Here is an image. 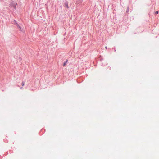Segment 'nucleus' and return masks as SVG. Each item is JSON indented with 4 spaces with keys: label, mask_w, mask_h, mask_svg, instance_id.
Returning <instances> with one entry per match:
<instances>
[{
    "label": "nucleus",
    "mask_w": 159,
    "mask_h": 159,
    "mask_svg": "<svg viewBox=\"0 0 159 159\" xmlns=\"http://www.w3.org/2000/svg\"><path fill=\"white\" fill-rule=\"evenodd\" d=\"M16 23H16V20H14V22H13V24H15L16 25Z\"/></svg>",
    "instance_id": "obj_5"
},
{
    "label": "nucleus",
    "mask_w": 159,
    "mask_h": 159,
    "mask_svg": "<svg viewBox=\"0 0 159 159\" xmlns=\"http://www.w3.org/2000/svg\"><path fill=\"white\" fill-rule=\"evenodd\" d=\"M16 25L20 29H21V27L19 25V24L18 23H16Z\"/></svg>",
    "instance_id": "obj_4"
},
{
    "label": "nucleus",
    "mask_w": 159,
    "mask_h": 159,
    "mask_svg": "<svg viewBox=\"0 0 159 159\" xmlns=\"http://www.w3.org/2000/svg\"><path fill=\"white\" fill-rule=\"evenodd\" d=\"M155 13H156V14H158V11H156V12H155Z\"/></svg>",
    "instance_id": "obj_8"
},
{
    "label": "nucleus",
    "mask_w": 159,
    "mask_h": 159,
    "mask_svg": "<svg viewBox=\"0 0 159 159\" xmlns=\"http://www.w3.org/2000/svg\"><path fill=\"white\" fill-rule=\"evenodd\" d=\"M17 3L14 2L13 1L11 2L10 4V5L12 7H13L14 8H16V6Z\"/></svg>",
    "instance_id": "obj_1"
},
{
    "label": "nucleus",
    "mask_w": 159,
    "mask_h": 159,
    "mask_svg": "<svg viewBox=\"0 0 159 159\" xmlns=\"http://www.w3.org/2000/svg\"><path fill=\"white\" fill-rule=\"evenodd\" d=\"M20 88L21 89L22 88V87H20Z\"/></svg>",
    "instance_id": "obj_11"
},
{
    "label": "nucleus",
    "mask_w": 159,
    "mask_h": 159,
    "mask_svg": "<svg viewBox=\"0 0 159 159\" xmlns=\"http://www.w3.org/2000/svg\"><path fill=\"white\" fill-rule=\"evenodd\" d=\"M129 8H128L126 11V12H129Z\"/></svg>",
    "instance_id": "obj_7"
},
{
    "label": "nucleus",
    "mask_w": 159,
    "mask_h": 159,
    "mask_svg": "<svg viewBox=\"0 0 159 159\" xmlns=\"http://www.w3.org/2000/svg\"><path fill=\"white\" fill-rule=\"evenodd\" d=\"M68 61V60H66V61L64 63L63 66H65Z\"/></svg>",
    "instance_id": "obj_3"
},
{
    "label": "nucleus",
    "mask_w": 159,
    "mask_h": 159,
    "mask_svg": "<svg viewBox=\"0 0 159 159\" xmlns=\"http://www.w3.org/2000/svg\"><path fill=\"white\" fill-rule=\"evenodd\" d=\"M21 84L22 85V86H23L24 85V83L23 82H22Z\"/></svg>",
    "instance_id": "obj_6"
},
{
    "label": "nucleus",
    "mask_w": 159,
    "mask_h": 159,
    "mask_svg": "<svg viewBox=\"0 0 159 159\" xmlns=\"http://www.w3.org/2000/svg\"><path fill=\"white\" fill-rule=\"evenodd\" d=\"M107 47L106 46V47H105V48L107 49Z\"/></svg>",
    "instance_id": "obj_9"
},
{
    "label": "nucleus",
    "mask_w": 159,
    "mask_h": 159,
    "mask_svg": "<svg viewBox=\"0 0 159 159\" xmlns=\"http://www.w3.org/2000/svg\"><path fill=\"white\" fill-rule=\"evenodd\" d=\"M64 7H65L67 8H69V7L68 5V2L66 1V2L65 4L64 5Z\"/></svg>",
    "instance_id": "obj_2"
},
{
    "label": "nucleus",
    "mask_w": 159,
    "mask_h": 159,
    "mask_svg": "<svg viewBox=\"0 0 159 159\" xmlns=\"http://www.w3.org/2000/svg\"><path fill=\"white\" fill-rule=\"evenodd\" d=\"M18 87H20V86L19 85H18Z\"/></svg>",
    "instance_id": "obj_10"
}]
</instances>
